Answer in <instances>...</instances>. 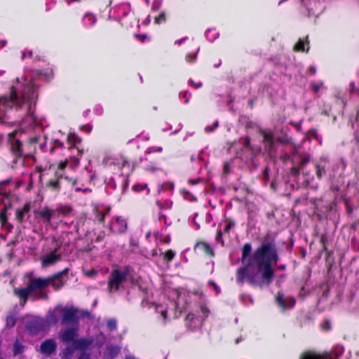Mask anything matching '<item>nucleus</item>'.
<instances>
[{
  "instance_id": "nucleus-60",
  "label": "nucleus",
  "mask_w": 359,
  "mask_h": 359,
  "mask_svg": "<svg viewBox=\"0 0 359 359\" xmlns=\"http://www.w3.org/2000/svg\"><path fill=\"white\" fill-rule=\"evenodd\" d=\"M208 284L213 287L214 290L216 292V294H219L220 292L219 287L216 285L215 283H214L213 281L210 280V281L208 282Z\"/></svg>"
},
{
  "instance_id": "nucleus-5",
  "label": "nucleus",
  "mask_w": 359,
  "mask_h": 359,
  "mask_svg": "<svg viewBox=\"0 0 359 359\" xmlns=\"http://www.w3.org/2000/svg\"><path fill=\"white\" fill-rule=\"evenodd\" d=\"M130 266L117 267L112 270L108 279V290L114 292L122 287L130 274Z\"/></svg>"
},
{
  "instance_id": "nucleus-17",
  "label": "nucleus",
  "mask_w": 359,
  "mask_h": 359,
  "mask_svg": "<svg viewBox=\"0 0 359 359\" xmlns=\"http://www.w3.org/2000/svg\"><path fill=\"white\" fill-rule=\"evenodd\" d=\"M56 349L57 344L55 340L48 339L41 344L39 351L46 356H50L56 351Z\"/></svg>"
},
{
  "instance_id": "nucleus-59",
  "label": "nucleus",
  "mask_w": 359,
  "mask_h": 359,
  "mask_svg": "<svg viewBox=\"0 0 359 359\" xmlns=\"http://www.w3.org/2000/svg\"><path fill=\"white\" fill-rule=\"evenodd\" d=\"M5 211L6 210H4L3 209L0 211V221L2 223V224L6 221Z\"/></svg>"
},
{
  "instance_id": "nucleus-61",
  "label": "nucleus",
  "mask_w": 359,
  "mask_h": 359,
  "mask_svg": "<svg viewBox=\"0 0 359 359\" xmlns=\"http://www.w3.org/2000/svg\"><path fill=\"white\" fill-rule=\"evenodd\" d=\"M27 55H29V57H32V50H24L22 52V59L25 58L26 57H27Z\"/></svg>"
},
{
  "instance_id": "nucleus-58",
  "label": "nucleus",
  "mask_w": 359,
  "mask_h": 359,
  "mask_svg": "<svg viewBox=\"0 0 359 359\" xmlns=\"http://www.w3.org/2000/svg\"><path fill=\"white\" fill-rule=\"evenodd\" d=\"M77 359H91L90 355L86 352H82Z\"/></svg>"
},
{
  "instance_id": "nucleus-52",
  "label": "nucleus",
  "mask_w": 359,
  "mask_h": 359,
  "mask_svg": "<svg viewBox=\"0 0 359 359\" xmlns=\"http://www.w3.org/2000/svg\"><path fill=\"white\" fill-rule=\"evenodd\" d=\"M325 173V169L319 165H316V174L318 178H321Z\"/></svg>"
},
{
  "instance_id": "nucleus-28",
  "label": "nucleus",
  "mask_w": 359,
  "mask_h": 359,
  "mask_svg": "<svg viewBox=\"0 0 359 359\" xmlns=\"http://www.w3.org/2000/svg\"><path fill=\"white\" fill-rule=\"evenodd\" d=\"M75 351H76V349L73 344L71 346H67L66 348L62 349L61 351V353H60L61 359H72L74 354Z\"/></svg>"
},
{
  "instance_id": "nucleus-29",
  "label": "nucleus",
  "mask_w": 359,
  "mask_h": 359,
  "mask_svg": "<svg viewBox=\"0 0 359 359\" xmlns=\"http://www.w3.org/2000/svg\"><path fill=\"white\" fill-rule=\"evenodd\" d=\"M37 215L43 219L44 222L50 223L51 220L50 215V208L46 206L42 208L40 210L37 212Z\"/></svg>"
},
{
  "instance_id": "nucleus-64",
  "label": "nucleus",
  "mask_w": 359,
  "mask_h": 359,
  "mask_svg": "<svg viewBox=\"0 0 359 359\" xmlns=\"http://www.w3.org/2000/svg\"><path fill=\"white\" fill-rule=\"evenodd\" d=\"M94 111H95V113L97 115H101L102 114V108L100 106H97L95 109H94Z\"/></svg>"
},
{
  "instance_id": "nucleus-12",
  "label": "nucleus",
  "mask_w": 359,
  "mask_h": 359,
  "mask_svg": "<svg viewBox=\"0 0 359 359\" xmlns=\"http://www.w3.org/2000/svg\"><path fill=\"white\" fill-rule=\"evenodd\" d=\"M126 220L121 216H115L109 223V229L114 233H122L127 229Z\"/></svg>"
},
{
  "instance_id": "nucleus-40",
  "label": "nucleus",
  "mask_w": 359,
  "mask_h": 359,
  "mask_svg": "<svg viewBox=\"0 0 359 359\" xmlns=\"http://www.w3.org/2000/svg\"><path fill=\"white\" fill-rule=\"evenodd\" d=\"M200 50V48H197V51L196 53H188L186 57V61L189 63H193L196 61L197 59V53Z\"/></svg>"
},
{
  "instance_id": "nucleus-30",
  "label": "nucleus",
  "mask_w": 359,
  "mask_h": 359,
  "mask_svg": "<svg viewBox=\"0 0 359 359\" xmlns=\"http://www.w3.org/2000/svg\"><path fill=\"white\" fill-rule=\"evenodd\" d=\"M29 212V205L26 204L21 209H18L16 211V218L18 221L22 222L24 220L25 216Z\"/></svg>"
},
{
  "instance_id": "nucleus-16",
  "label": "nucleus",
  "mask_w": 359,
  "mask_h": 359,
  "mask_svg": "<svg viewBox=\"0 0 359 359\" xmlns=\"http://www.w3.org/2000/svg\"><path fill=\"white\" fill-rule=\"evenodd\" d=\"M78 326L65 329L60 334L59 338L65 344L69 342H72L73 344L74 341L76 339V337L78 335Z\"/></svg>"
},
{
  "instance_id": "nucleus-10",
  "label": "nucleus",
  "mask_w": 359,
  "mask_h": 359,
  "mask_svg": "<svg viewBox=\"0 0 359 359\" xmlns=\"http://www.w3.org/2000/svg\"><path fill=\"white\" fill-rule=\"evenodd\" d=\"M130 11V5L128 3L121 4L113 7L109 11V18L116 21H120L128 15Z\"/></svg>"
},
{
  "instance_id": "nucleus-56",
  "label": "nucleus",
  "mask_w": 359,
  "mask_h": 359,
  "mask_svg": "<svg viewBox=\"0 0 359 359\" xmlns=\"http://www.w3.org/2000/svg\"><path fill=\"white\" fill-rule=\"evenodd\" d=\"M81 130L85 131L88 133H90L92 130V126L89 124L83 125L80 127Z\"/></svg>"
},
{
  "instance_id": "nucleus-19",
  "label": "nucleus",
  "mask_w": 359,
  "mask_h": 359,
  "mask_svg": "<svg viewBox=\"0 0 359 359\" xmlns=\"http://www.w3.org/2000/svg\"><path fill=\"white\" fill-rule=\"evenodd\" d=\"M152 306L154 308L155 311L158 314V318L161 320L163 325H165L169 320L168 316V307L166 304H152Z\"/></svg>"
},
{
  "instance_id": "nucleus-34",
  "label": "nucleus",
  "mask_w": 359,
  "mask_h": 359,
  "mask_svg": "<svg viewBox=\"0 0 359 359\" xmlns=\"http://www.w3.org/2000/svg\"><path fill=\"white\" fill-rule=\"evenodd\" d=\"M196 248L198 250L204 252L207 255H212V250L209 245L205 243H199L196 245Z\"/></svg>"
},
{
  "instance_id": "nucleus-49",
  "label": "nucleus",
  "mask_w": 359,
  "mask_h": 359,
  "mask_svg": "<svg viewBox=\"0 0 359 359\" xmlns=\"http://www.w3.org/2000/svg\"><path fill=\"white\" fill-rule=\"evenodd\" d=\"M107 189H111L113 190L116 189V184L113 177L109 178V180L107 181Z\"/></svg>"
},
{
  "instance_id": "nucleus-14",
  "label": "nucleus",
  "mask_w": 359,
  "mask_h": 359,
  "mask_svg": "<svg viewBox=\"0 0 359 359\" xmlns=\"http://www.w3.org/2000/svg\"><path fill=\"white\" fill-rule=\"evenodd\" d=\"M77 309L74 308H64L62 309V324H74L78 326L79 318L76 316Z\"/></svg>"
},
{
  "instance_id": "nucleus-31",
  "label": "nucleus",
  "mask_w": 359,
  "mask_h": 359,
  "mask_svg": "<svg viewBox=\"0 0 359 359\" xmlns=\"http://www.w3.org/2000/svg\"><path fill=\"white\" fill-rule=\"evenodd\" d=\"M206 39L210 41L213 42L215 40H216L219 37V32L216 30V29H208L205 31V33Z\"/></svg>"
},
{
  "instance_id": "nucleus-51",
  "label": "nucleus",
  "mask_w": 359,
  "mask_h": 359,
  "mask_svg": "<svg viewBox=\"0 0 359 359\" xmlns=\"http://www.w3.org/2000/svg\"><path fill=\"white\" fill-rule=\"evenodd\" d=\"M218 127V121H216L211 126H206L205 128V131L207 133H211L214 131Z\"/></svg>"
},
{
  "instance_id": "nucleus-6",
  "label": "nucleus",
  "mask_w": 359,
  "mask_h": 359,
  "mask_svg": "<svg viewBox=\"0 0 359 359\" xmlns=\"http://www.w3.org/2000/svg\"><path fill=\"white\" fill-rule=\"evenodd\" d=\"M21 133L20 131L15 130L13 133H8L7 136V142L10 147V149L12 154L15 156L12 168H15L17 163H19L21 165L24 164V160L22 156V144L20 140Z\"/></svg>"
},
{
  "instance_id": "nucleus-45",
  "label": "nucleus",
  "mask_w": 359,
  "mask_h": 359,
  "mask_svg": "<svg viewBox=\"0 0 359 359\" xmlns=\"http://www.w3.org/2000/svg\"><path fill=\"white\" fill-rule=\"evenodd\" d=\"M165 12H162L158 16L156 17L154 19V22L156 24H161L162 22H165Z\"/></svg>"
},
{
  "instance_id": "nucleus-38",
  "label": "nucleus",
  "mask_w": 359,
  "mask_h": 359,
  "mask_svg": "<svg viewBox=\"0 0 359 359\" xmlns=\"http://www.w3.org/2000/svg\"><path fill=\"white\" fill-rule=\"evenodd\" d=\"M181 194H182V196L184 197V198L187 201H193V202H195L197 201L196 197L194 196L191 193H190L189 191H188L187 190H184V189L182 190Z\"/></svg>"
},
{
  "instance_id": "nucleus-13",
  "label": "nucleus",
  "mask_w": 359,
  "mask_h": 359,
  "mask_svg": "<svg viewBox=\"0 0 359 359\" xmlns=\"http://www.w3.org/2000/svg\"><path fill=\"white\" fill-rule=\"evenodd\" d=\"M45 322L41 318L29 320L25 325L26 330L32 335H36L45 328Z\"/></svg>"
},
{
  "instance_id": "nucleus-63",
  "label": "nucleus",
  "mask_w": 359,
  "mask_h": 359,
  "mask_svg": "<svg viewBox=\"0 0 359 359\" xmlns=\"http://www.w3.org/2000/svg\"><path fill=\"white\" fill-rule=\"evenodd\" d=\"M50 186H51L53 189H57L59 186V182L57 180L50 181L49 182Z\"/></svg>"
},
{
  "instance_id": "nucleus-41",
  "label": "nucleus",
  "mask_w": 359,
  "mask_h": 359,
  "mask_svg": "<svg viewBox=\"0 0 359 359\" xmlns=\"http://www.w3.org/2000/svg\"><path fill=\"white\" fill-rule=\"evenodd\" d=\"M311 86L314 93H318V90L323 88V81H317V82H311Z\"/></svg>"
},
{
  "instance_id": "nucleus-3",
  "label": "nucleus",
  "mask_w": 359,
  "mask_h": 359,
  "mask_svg": "<svg viewBox=\"0 0 359 359\" xmlns=\"http://www.w3.org/2000/svg\"><path fill=\"white\" fill-rule=\"evenodd\" d=\"M69 269L67 268L63 271L47 278H31L25 287H16L13 292L20 300V305L24 306L27 303L28 297H30L32 301L40 299H47L48 294L43 290L51 285L55 290H59L64 286L66 276Z\"/></svg>"
},
{
  "instance_id": "nucleus-33",
  "label": "nucleus",
  "mask_w": 359,
  "mask_h": 359,
  "mask_svg": "<svg viewBox=\"0 0 359 359\" xmlns=\"http://www.w3.org/2000/svg\"><path fill=\"white\" fill-rule=\"evenodd\" d=\"M17 321V316L15 313H11L7 316L6 318V326L8 328L13 327Z\"/></svg>"
},
{
  "instance_id": "nucleus-4",
  "label": "nucleus",
  "mask_w": 359,
  "mask_h": 359,
  "mask_svg": "<svg viewBox=\"0 0 359 359\" xmlns=\"http://www.w3.org/2000/svg\"><path fill=\"white\" fill-rule=\"evenodd\" d=\"M210 313V311L205 304L196 305L186 317V326L191 331L200 330Z\"/></svg>"
},
{
  "instance_id": "nucleus-50",
  "label": "nucleus",
  "mask_w": 359,
  "mask_h": 359,
  "mask_svg": "<svg viewBox=\"0 0 359 359\" xmlns=\"http://www.w3.org/2000/svg\"><path fill=\"white\" fill-rule=\"evenodd\" d=\"M163 148L161 147H149L146 152L147 154L154 153V152H161Z\"/></svg>"
},
{
  "instance_id": "nucleus-24",
  "label": "nucleus",
  "mask_w": 359,
  "mask_h": 359,
  "mask_svg": "<svg viewBox=\"0 0 359 359\" xmlns=\"http://www.w3.org/2000/svg\"><path fill=\"white\" fill-rule=\"evenodd\" d=\"M0 201L3 203L2 209L4 210H6L11 207V195L10 193L0 191Z\"/></svg>"
},
{
  "instance_id": "nucleus-39",
  "label": "nucleus",
  "mask_w": 359,
  "mask_h": 359,
  "mask_svg": "<svg viewBox=\"0 0 359 359\" xmlns=\"http://www.w3.org/2000/svg\"><path fill=\"white\" fill-rule=\"evenodd\" d=\"M83 272L85 276H86L88 278H93L98 274V270L95 269H83Z\"/></svg>"
},
{
  "instance_id": "nucleus-44",
  "label": "nucleus",
  "mask_w": 359,
  "mask_h": 359,
  "mask_svg": "<svg viewBox=\"0 0 359 359\" xmlns=\"http://www.w3.org/2000/svg\"><path fill=\"white\" fill-rule=\"evenodd\" d=\"M175 256V252L172 250H168L164 253V259L168 262L172 261Z\"/></svg>"
},
{
  "instance_id": "nucleus-47",
  "label": "nucleus",
  "mask_w": 359,
  "mask_h": 359,
  "mask_svg": "<svg viewBox=\"0 0 359 359\" xmlns=\"http://www.w3.org/2000/svg\"><path fill=\"white\" fill-rule=\"evenodd\" d=\"M107 327L110 330H114L116 329V320L114 318H111L107 321Z\"/></svg>"
},
{
  "instance_id": "nucleus-37",
  "label": "nucleus",
  "mask_w": 359,
  "mask_h": 359,
  "mask_svg": "<svg viewBox=\"0 0 359 359\" xmlns=\"http://www.w3.org/2000/svg\"><path fill=\"white\" fill-rule=\"evenodd\" d=\"M36 76L40 79H44L46 81H48L53 77V71L48 69L45 72H38L36 73Z\"/></svg>"
},
{
  "instance_id": "nucleus-32",
  "label": "nucleus",
  "mask_w": 359,
  "mask_h": 359,
  "mask_svg": "<svg viewBox=\"0 0 359 359\" xmlns=\"http://www.w3.org/2000/svg\"><path fill=\"white\" fill-rule=\"evenodd\" d=\"M353 128L355 130L354 135L357 142V149L359 151V114H358L355 123H353Z\"/></svg>"
},
{
  "instance_id": "nucleus-2",
  "label": "nucleus",
  "mask_w": 359,
  "mask_h": 359,
  "mask_svg": "<svg viewBox=\"0 0 359 359\" xmlns=\"http://www.w3.org/2000/svg\"><path fill=\"white\" fill-rule=\"evenodd\" d=\"M35 81L36 79L32 77H26L22 81L17 78L10 88L9 95L0 97V123H8L9 112L14 109H24L27 113L20 123V130L32 129L41 124L34 111L37 98L36 90L39 86Z\"/></svg>"
},
{
  "instance_id": "nucleus-53",
  "label": "nucleus",
  "mask_w": 359,
  "mask_h": 359,
  "mask_svg": "<svg viewBox=\"0 0 359 359\" xmlns=\"http://www.w3.org/2000/svg\"><path fill=\"white\" fill-rule=\"evenodd\" d=\"M278 141L283 144H288L290 142V137H288L287 135H285V136H283V137H279L278 138Z\"/></svg>"
},
{
  "instance_id": "nucleus-8",
  "label": "nucleus",
  "mask_w": 359,
  "mask_h": 359,
  "mask_svg": "<svg viewBox=\"0 0 359 359\" xmlns=\"http://www.w3.org/2000/svg\"><path fill=\"white\" fill-rule=\"evenodd\" d=\"M284 161L291 160L293 164H299L300 168H302L310 159L309 155L302 151L300 146L294 147L292 156L288 154H285L281 156Z\"/></svg>"
},
{
  "instance_id": "nucleus-1",
  "label": "nucleus",
  "mask_w": 359,
  "mask_h": 359,
  "mask_svg": "<svg viewBox=\"0 0 359 359\" xmlns=\"http://www.w3.org/2000/svg\"><path fill=\"white\" fill-rule=\"evenodd\" d=\"M250 243L242 249L243 266L237 270L236 282L243 285L245 281L255 286L262 287L271 283L273 278L272 264L278 259L273 241L264 242L253 253Z\"/></svg>"
},
{
  "instance_id": "nucleus-54",
  "label": "nucleus",
  "mask_w": 359,
  "mask_h": 359,
  "mask_svg": "<svg viewBox=\"0 0 359 359\" xmlns=\"http://www.w3.org/2000/svg\"><path fill=\"white\" fill-rule=\"evenodd\" d=\"M321 327L324 330H329L331 327V324L328 320H325L321 323Z\"/></svg>"
},
{
  "instance_id": "nucleus-42",
  "label": "nucleus",
  "mask_w": 359,
  "mask_h": 359,
  "mask_svg": "<svg viewBox=\"0 0 359 359\" xmlns=\"http://www.w3.org/2000/svg\"><path fill=\"white\" fill-rule=\"evenodd\" d=\"M179 97L180 98H184V104H187L189 102L191 94L188 90H184L180 93Z\"/></svg>"
},
{
  "instance_id": "nucleus-62",
  "label": "nucleus",
  "mask_w": 359,
  "mask_h": 359,
  "mask_svg": "<svg viewBox=\"0 0 359 359\" xmlns=\"http://www.w3.org/2000/svg\"><path fill=\"white\" fill-rule=\"evenodd\" d=\"M189 83L194 86L196 88H199L202 86L203 83L201 82L195 83L193 80H189Z\"/></svg>"
},
{
  "instance_id": "nucleus-15",
  "label": "nucleus",
  "mask_w": 359,
  "mask_h": 359,
  "mask_svg": "<svg viewBox=\"0 0 359 359\" xmlns=\"http://www.w3.org/2000/svg\"><path fill=\"white\" fill-rule=\"evenodd\" d=\"M61 259V254L57 252V248L54 249L50 253L43 255L41 258L42 267L46 268L54 265Z\"/></svg>"
},
{
  "instance_id": "nucleus-21",
  "label": "nucleus",
  "mask_w": 359,
  "mask_h": 359,
  "mask_svg": "<svg viewBox=\"0 0 359 359\" xmlns=\"http://www.w3.org/2000/svg\"><path fill=\"white\" fill-rule=\"evenodd\" d=\"M276 302L283 310L292 308L295 304V300L293 297H288L285 298L283 294L280 292L277 294Z\"/></svg>"
},
{
  "instance_id": "nucleus-57",
  "label": "nucleus",
  "mask_w": 359,
  "mask_h": 359,
  "mask_svg": "<svg viewBox=\"0 0 359 359\" xmlns=\"http://www.w3.org/2000/svg\"><path fill=\"white\" fill-rule=\"evenodd\" d=\"M81 316L82 318H89V319L92 318L91 313L88 311H86V310L81 311Z\"/></svg>"
},
{
  "instance_id": "nucleus-36",
  "label": "nucleus",
  "mask_w": 359,
  "mask_h": 359,
  "mask_svg": "<svg viewBox=\"0 0 359 359\" xmlns=\"http://www.w3.org/2000/svg\"><path fill=\"white\" fill-rule=\"evenodd\" d=\"M25 350V346H23L18 339L13 344V355H18L22 353Z\"/></svg>"
},
{
  "instance_id": "nucleus-25",
  "label": "nucleus",
  "mask_w": 359,
  "mask_h": 359,
  "mask_svg": "<svg viewBox=\"0 0 359 359\" xmlns=\"http://www.w3.org/2000/svg\"><path fill=\"white\" fill-rule=\"evenodd\" d=\"M110 210L111 208L108 206L97 208L95 219L100 222H104L105 216L109 214Z\"/></svg>"
},
{
  "instance_id": "nucleus-35",
  "label": "nucleus",
  "mask_w": 359,
  "mask_h": 359,
  "mask_svg": "<svg viewBox=\"0 0 359 359\" xmlns=\"http://www.w3.org/2000/svg\"><path fill=\"white\" fill-rule=\"evenodd\" d=\"M107 349L109 355L111 358H114L116 356H117L119 354L120 350H121L119 346H113V345L108 346Z\"/></svg>"
},
{
  "instance_id": "nucleus-22",
  "label": "nucleus",
  "mask_w": 359,
  "mask_h": 359,
  "mask_svg": "<svg viewBox=\"0 0 359 359\" xmlns=\"http://www.w3.org/2000/svg\"><path fill=\"white\" fill-rule=\"evenodd\" d=\"M80 163V157L71 156L69 160L60 162L59 168L63 170L68 165L72 169H75Z\"/></svg>"
},
{
  "instance_id": "nucleus-46",
  "label": "nucleus",
  "mask_w": 359,
  "mask_h": 359,
  "mask_svg": "<svg viewBox=\"0 0 359 359\" xmlns=\"http://www.w3.org/2000/svg\"><path fill=\"white\" fill-rule=\"evenodd\" d=\"M294 50L297 51H304V41L303 39H299L297 44L294 46Z\"/></svg>"
},
{
  "instance_id": "nucleus-11",
  "label": "nucleus",
  "mask_w": 359,
  "mask_h": 359,
  "mask_svg": "<svg viewBox=\"0 0 359 359\" xmlns=\"http://www.w3.org/2000/svg\"><path fill=\"white\" fill-rule=\"evenodd\" d=\"M61 134L62 136H65L63 133L59 130L56 135ZM66 139L67 143L69 145V149H72V147H75L77 144H80L81 142V139L76 135L75 133H69L67 137H64ZM54 147H64V142L62 141L60 138L56 135V137L54 139Z\"/></svg>"
},
{
  "instance_id": "nucleus-20",
  "label": "nucleus",
  "mask_w": 359,
  "mask_h": 359,
  "mask_svg": "<svg viewBox=\"0 0 359 359\" xmlns=\"http://www.w3.org/2000/svg\"><path fill=\"white\" fill-rule=\"evenodd\" d=\"M93 341L94 340L92 337H81L74 340L72 344L74 345L76 350L86 352V351L88 350V348L92 345Z\"/></svg>"
},
{
  "instance_id": "nucleus-27",
  "label": "nucleus",
  "mask_w": 359,
  "mask_h": 359,
  "mask_svg": "<svg viewBox=\"0 0 359 359\" xmlns=\"http://www.w3.org/2000/svg\"><path fill=\"white\" fill-rule=\"evenodd\" d=\"M70 208L61 207L57 209L50 208L51 219L57 218L60 215H66L69 212Z\"/></svg>"
},
{
  "instance_id": "nucleus-26",
  "label": "nucleus",
  "mask_w": 359,
  "mask_h": 359,
  "mask_svg": "<svg viewBox=\"0 0 359 359\" xmlns=\"http://www.w3.org/2000/svg\"><path fill=\"white\" fill-rule=\"evenodd\" d=\"M306 137L308 140L311 141L316 140L318 142L320 145L323 144V139L320 135H318V131L315 128L310 129L306 134Z\"/></svg>"
},
{
  "instance_id": "nucleus-9",
  "label": "nucleus",
  "mask_w": 359,
  "mask_h": 359,
  "mask_svg": "<svg viewBox=\"0 0 359 359\" xmlns=\"http://www.w3.org/2000/svg\"><path fill=\"white\" fill-rule=\"evenodd\" d=\"M259 135L262 137L265 151L273 156L276 152V143L273 133L271 130H260Z\"/></svg>"
},
{
  "instance_id": "nucleus-7",
  "label": "nucleus",
  "mask_w": 359,
  "mask_h": 359,
  "mask_svg": "<svg viewBox=\"0 0 359 359\" xmlns=\"http://www.w3.org/2000/svg\"><path fill=\"white\" fill-rule=\"evenodd\" d=\"M239 144L242 146V148L241 151L237 153V156L238 157L245 160L247 162L249 161H253L254 158L252 156L246 154V153L250 151L253 155H256L259 154L262 151L260 147H255L250 144V140L248 136L241 137L239 140Z\"/></svg>"
},
{
  "instance_id": "nucleus-48",
  "label": "nucleus",
  "mask_w": 359,
  "mask_h": 359,
  "mask_svg": "<svg viewBox=\"0 0 359 359\" xmlns=\"http://www.w3.org/2000/svg\"><path fill=\"white\" fill-rule=\"evenodd\" d=\"M145 170L151 172H155L159 170L160 168L157 167L154 163H150L149 165L145 167Z\"/></svg>"
},
{
  "instance_id": "nucleus-43",
  "label": "nucleus",
  "mask_w": 359,
  "mask_h": 359,
  "mask_svg": "<svg viewBox=\"0 0 359 359\" xmlns=\"http://www.w3.org/2000/svg\"><path fill=\"white\" fill-rule=\"evenodd\" d=\"M163 0H154L151 5V11H158L163 4Z\"/></svg>"
},
{
  "instance_id": "nucleus-55",
  "label": "nucleus",
  "mask_w": 359,
  "mask_h": 359,
  "mask_svg": "<svg viewBox=\"0 0 359 359\" xmlns=\"http://www.w3.org/2000/svg\"><path fill=\"white\" fill-rule=\"evenodd\" d=\"M147 188V184H137V185H135L133 187V189L135 190V191H142L144 189H146Z\"/></svg>"
},
{
  "instance_id": "nucleus-23",
  "label": "nucleus",
  "mask_w": 359,
  "mask_h": 359,
  "mask_svg": "<svg viewBox=\"0 0 359 359\" xmlns=\"http://www.w3.org/2000/svg\"><path fill=\"white\" fill-rule=\"evenodd\" d=\"M97 22V17L92 13H86L82 19V23L86 28L93 27Z\"/></svg>"
},
{
  "instance_id": "nucleus-18",
  "label": "nucleus",
  "mask_w": 359,
  "mask_h": 359,
  "mask_svg": "<svg viewBox=\"0 0 359 359\" xmlns=\"http://www.w3.org/2000/svg\"><path fill=\"white\" fill-rule=\"evenodd\" d=\"M299 359H339V357L334 353H325L323 354L308 351L302 353Z\"/></svg>"
}]
</instances>
